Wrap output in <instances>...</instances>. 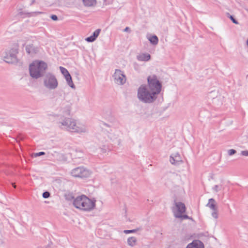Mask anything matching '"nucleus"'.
<instances>
[{
  "mask_svg": "<svg viewBox=\"0 0 248 248\" xmlns=\"http://www.w3.org/2000/svg\"><path fill=\"white\" fill-rule=\"evenodd\" d=\"M114 80L115 83L118 85H123L125 83L126 78L123 72L119 70L116 69L113 75Z\"/></svg>",
  "mask_w": 248,
  "mask_h": 248,
  "instance_id": "10",
  "label": "nucleus"
},
{
  "mask_svg": "<svg viewBox=\"0 0 248 248\" xmlns=\"http://www.w3.org/2000/svg\"><path fill=\"white\" fill-rule=\"evenodd\" d=\"M33 62H43L42 61H33Z\"/></svg>",
  "mask_w": 248,
  "mask_h": 248,
  "instance_id": "38",
  "label": "nucleus"
},
{
  "mask_svg": "<svg viewBox=\"0 0 248 248\" xmlns=\"http://www.w3.org/2000/svg\"><path fill=\"white\" fill-rule=\"evenodd\" d=\"M186 248H204V246L201 241L197 240L188 244Z\"/></svg>",
  "mask_w": 248,
  "mask_h": 248,
  "instance_id": "17",
  "label": "nucleus"
},
{
  "mask_svg": "<svg viewBox=\"0 0 248 248\" xmlns=\"http://www.w3.org/2000/svg\"><path fill=\"white\" fill-rule=\"evenodd\" d=\"M150 57V55L147 53H140L137 56V60L139 61H148Z\"/></svg>",
  "mask_w": 248,
  "mask_h": 248,
  "instance_id": "19",
  "label": "nucleus"
},
{
  "mask_svg": "<svg viewBox=\"0 0 248 248\" xmlns=\"http://www.w3.org/2000/svg\"><path fill=\"white\" fill-rule=\"evenodd\" d=\"M64 78L67 81V84L72 89H75V86L73 82L71 75L68 74V75L64 77Z\"/></svg>",
  "mask_w": 248,
  "mask_h": 248,
  "instance_id": "22",
  "label": "nucleus"
},
{
  "mask_svg": "<svg viewBox=\"0 0 248 248\" xmlns=\"http://www.w3.org/2000/svg\"><path fill=\"white\" fill-rule=\"evenodd\" d=\"M137 242V238L135 237H130L127 239V244L131 247L136 246Z\"/></svg>",
  "mask_w": 248,
  "mask_h": 248,
  "instance_id": "21",
  "label": "nucleus"
},
{
  "mask_svg": "<svg viewBox=\"0 0 248 248\" xmlns=\"http://www.w3.org/2000/svg\"><path fill=\"white\" fill-rule=\"evenodd\" d=\"M110 140L114 144L120 145L121 140L119 138V135L118 133L115 132L109 133V141Z\"/></svg>",
  "mask_w": 248,
  "mask_h": 248,
  "instance_id": "14",
  "label": "nucleus"
},
{
  "mask_svg": "<svg viewBox=\"0 0 248 248\" xmlns=\"http://www.w3.org/2000/svg\"><path fill=\"white\" fill-rule=\"evenodd\" d=\"M47 68L46 63H31L29 66L30 76L35 79L42 77Z\"/></svg>",
  "mask_w": 248,
  "mask_h": 248,
  "instance_id": "4",
  "label": "nucleus"
},
{
  "mask_svg": "<svg viewBox=\"0 0 248 248\" xmlns=\"http://www.w3.org/2000/svg\"><path fill=\"white\" fill-rule=\"evenodd\" d=\"M236 153V150H235L234 149H230V150H229L228 151V153L229 155H232L235 154Z\"/></svg>",
  "mask_w": 248,
  "mask_h": 248,
  "instance_id": "33",
  "label": "nucleus"
},
{
  "mask_svg": "<svg viewBox=\"0 0 248 248\" xmlns=\"http://www.w3.org/2000/svg\"><path fill=\"white\" fill-rule=\"evenodd\" d=\"M44 86L49 90L56 89L58 86V81L55 76L51 73H47L43 79Z\"/></svg>",
  "mask_w": 248,
  "mask_h": 248,
  "instance_id": "6",
  "label": "nucleus"
},
{
  "mask_svg": "<svg viewBox=\"0 0 248 248\" xmlns=\"http://www.w3.org/2000/svg\"><path fill=\"white\" fill-rule=\"evenodd\" d=\"M12 185H13V187H14V188H16V185H15V183L12 184Z\"/></svg>",
  "mask_w": 248,
  "mask_h": 248,
  "instance_id": "39",
  "label": "nucleus"
},
{
  "mask_svg": "<svg viewBox=\"0 0 248 248\" xmlns=\"http://www.w3.org/2000/svg\"><path fill=\"white\" fill-rule=\"evenodd\" d=\"M183 214H176V218H181V219H186L189 218V217L186 215H182Z\"/></svg>",
  "mask_w": 248,
  "mask_h": 248,
  "instance_id": "27",
  "label": "nucleus"
},
{
  "mask_svg": "<svg viewBox=\"0 0 248 248\" xmlns=\"http://www.w3.org/2000/svg\"><path fill=\"white\" fill-rule=\"evenodd\" d=\"M101 31L100 29L96 30L93 33V35L85 39V40L88 42H93L94 41L97 37L98 36Z\"/></svg>",
  "mask_w": 248,
  "mask_h": 248,
  "instance_id": "18",
  "label": "nucleus"
},
{
  "mask_svg": "<svg viewBox=\"0 0 248 248\" xmlns=\"http://www.w3.org/2000/svg\"><path fill=\"white\" fill-rule=\"evenodd\" d=\"M124 31L125 32H130V28L129 27H126L124 29Z\"/></svg>",
  "mask_w": 248,
  "mask_h": 248,
  "instance_id": "37",
  "label": "nucleus"
},
{
  "mask_svg": "<svg viewBox=\"0 0 248 248\" xmlns=\"http://www.w3.org/2000/svg\"><path fill=\"white\" fill-rule=\"evenodd\" d=\"M95 200H91L84 195L77 197L73 201L74 206L80 210L90 211L95 206Z\"/></svg>",
  "mask_w": 248,
  "mask_h": 248,
  "instance_id": "2",
  "label": "nucleus"
},
{
  "mask_svg": "<svg viewBox=\"0 0 248 248\" xmlns=\"http://www.w3.org/2000/svg\"><path fill=\"white\" fill-rule=\"evenodd\" d=\"M228 15H229L228 17L232 21V22L233 23H234L235 24H238V21L233 17V16L229 15V14H228Z\"/></svg>",
  "mask_w": 248,
  "mask_h": 248,
  "instance_id": "30",
  "label": "nucleus"
},
{
  "mask_svg": "<svg viewBox=\"0 0 248 248\" xmlns=\"http://www.w3.org/2000/svg\"><path fill=\"white\" fill-rule=\"evenodd\" d=\"M18 46L17 45H15L11 49L5 52L2 56L4 62H18L20 61L18 54Z\"/></svg>",
  "mask_w": 248,
  "mask_h": 248,
  "instance_id": "5",
  "label": "nucleus"
},
{
  "mask_svg": "<svg viewBox=\"0 0 248 248\" xmlns=\"http://www.w3.org/2000/svg\"><path fill=\"white\" fill-rule=\"evenodd\" d=\"M70 109L71 105L65 102H63L61 104L59 111L63 114H69Z\"/></svg>",
  "mask_w": 248,
  "mask_h": 248,
  "instance_id": "15",
  "label": "nucleus"
},
{
  "mask_svg": "<svg viewBox=\"0 0 248 248\" xmlns=\"http://www.w3.org/2000/svg\"><path fill=\"white\" fill-rule=\"evenodd\" d=\"M206 206L210 208V209H211L213 211L217 210L216 202L215 199H214L213 198H211L209 200L208 202L206 204Z\"/></svg>",
  "mask_w": 248,
  "mask_h": 248,
  "instance_id": "20",
  "label": "nucleus"
},
{
  "mask_svg": "<svg viewBox=\"0 0 248 248\" xmlns=\"http://www.w3.org/2000/svg\"><path fill=\"white\" fill-rule=\"evenodd\" d=\"M221 186L216 185L213 187V190L217 192L221 189Z\"/></svg>",
  "mask_w": 248,
  "mask_h": 248,
  "instance_id": "29",
  "label": "nucleus"
},
{
  "mask_svg": "<svg viewBox=\"0 0 248 248\" xmlns=\"http://www.w3.org/2000/svg\"><path fill=\"white\" fill-rule=\"evenodd\" d=\"M42 196H43V197L44 198L46 199V198H49V197H50V193H49V192H48V191H45V192H44L43 193Z\"/></svg>",
  "mask_w": 248,
  "mask_h": 248,
  "instance_id": "32",
  "label": "nucleus"
},
{
  "mask_svg": "<svg viewBox=\"0 0 248 248\" xmlns=\"http://www.w3.org/2000/svg\"><path fill=\"white\" fill-rule=\"evenodd\" d=\"M51 155L57 160L61 159V157L62 156V154H60L57 151H53L51 153Z\"/></svg>",
  "mask_w": 248,
  "mask_h": 248,
  "instance_id": "25",
  "label": "nucleus"
},
{
  "mask_svg": "<svg viewBox=\"0 0 248 248\" xmlns=\"http://www.w3.org/2000/svg\"><path fill=\"white\" fill-rule=\"evenodd\" d=\"M170 161L172 164L175 165H179L183 162L179 153H175L171 155Z\"/></svg>",
  "mask_w": 248,
  "mask_h": 248,
  "instance_id": "13",
  "label": "nucleus"
},
{
  "mask_svg": "<svg viewBox=\"0 0 248 248\" xmlns=\"http://www.w3.org/2000/svg\"><path fill=\"white\" fill-rule=\"evenodd\" d=\"M84 5L86 7L94 6L96 3L95 0H82Z\"/></svg>",
  "mask_w": 248,
  "mask_h": 248,
  "instance_id": "23",
  "label": "nucleus"
},
{
  "mask_svg": "<svg viewBox=\"0 0 248 248\" xmlns=\"http://www.w3.org/2000/svg\"><path fill=\"white\" fill-rule=\"evenodd\" d=\"M45 155V152H39V153H35V155H34V156L35 157H37V156L43 155Z\"/></svg>",
  "mask_w": 248,
  "mask_h": 248,
  "instance_id": "34",
  "label": "nucleus"
},
{
  "mask_svg": "<svg viewBox=\"0 0 248 248\" xmlns=\"http://www.w3.org/2000/svg\"><path fill=\"white\" fill-rule=\"evenodd\" d=\"M149 40L150 43L154 45H156L157 44L158 42V39L156 35H153L149 38Z\"/></svg>",
  "mask_w": 248,
  "mask_h": 248,
  "instance_id": "24",
  "label": "nucleus"
},
{
  "mask_svg": "<svg viewBox=\"0 0 248 248\" xmlns=\"http://www.w3.org/2000/svg\"><path fill=\"white\" fill-rule=\"evenodd\" d=\"M139 229H133V230H125L124 231V232L125 234L130 233H135L137 232Z\"/></svg>",
  "mask_w": 248,
  "mask_h": 248,
  "instance_id": "28",
  "label": "nucleus"
},
{
  "mask_svg": "<svg viewBox=\"0 0 248 248\" xmlns=\"http://www.w3.org/2000/svg\"><path fill=\"white\" fill-rule=\"evenodd\" d=\"M60 69L61 73L63 75L64 77H65L67 75H68V74H70L67 70L65 68L60 66Z\"/></svg>",
  "mask_w": 248,
  "mask_h": 248,
  "instance_id": "26",
  "label": "nucleus"
},
{
  "mask_svg": "<svg viewBox=\"0 0 248 248\" xmlns=\"http://www.w3.org/2000/svg\"><path fill=\"white\" fill-rule=\"evenodd\" d=\"M155 92L151 91L147 86L141 85L138 89L137 97L139 100L144 103H152L157 98Z\"/></svg>",
  "mask_w": 248,
  "mask_h": 248,
  "instance_id": "3",
  "label": "nucleus"
},
{
  "mask_svg": "<svg viewBox=\"0 0 248 248\" xmlns=\"http://www.w3.org/2000/svg\"><path fill=\"white\" fill-rule=\"evenodd\" d=\"M60 127L67 131L77 133H85L88 132L87 127L83 124L77 123L76 121L70 118H62L59 122Z\"/></svg>",
  "mask_w": 248,
  "mask_h": 248,
  "instance_id": "1",
  "label": "nucleus"
},
{
  "mask_svg": "<svg viewBox=\"0 0 248 248\" xmlns=\"http://www.w3.org/2000/svg\"><path fill=\"white\" fill-rule=\"evenodd\" d=\"M43 13L41 12H28L26 11H22L21 10H20L18 11V15L19 16H22V17H31V16H34V15H36L37 14H42Z\"/></svg>",
  "mask_w": 248,
  "mask_h": 248,
  "instance_id": "16",
  "label": "nucleus"
},
{
  "mask_svg": "<svg viewBox=\"0 0 248 248\" xmlns=\"http://www.w3.org/2000/svg\"><path fill=\"white\" fill-rule=\"evenodd\" d=\"M40 47L33 44H29L25 46L26 53L31 57H34L38 54L40 52Z\"/></svg>",
  "mask_w": 248,
  "mask_h": 248,
  "instance_id": "11",
  "label": "nucleus"
},
{
  "mask_svg": "<svg viewBox=\"0 0 248 248\" xmlns=\"http://www.w3.org/2000/svg\"><path fill=\"white\" fill-rule=\"evenodd\" d=\"M186 206L184 203L181 202H175V206L172 208L174 216L176 217V214H183L186 212Z\"/></svg>",
  "mask_w": 248,
  "mask_h": 248,
  "instance_id": "12",
  "label": "nucleus"
},
{
  "mask_svg": "<svg viewBox=\"0 0 248 248\" xmlns=\"http://www.w3.org/2000/svg\"><path fill=\"white\" fill-rule=\"evenodd\" d=\"M241 155L243 156H248V151H242L241 152Z\"/></svg>",
  "mask_w": 248,
  "mask_h": 248,
  "instance_id": "35",
  "label": "nucleus"
},
{
  "mask_svg": "<svg viewBox=\"0 0 248 248\" xmlns=\"http://www.w3.org/2000/svg\"><path fill=\"white\" fill-rule=\"evenodd\" d=\"M50 17L53 20H54V21H57L58 19L57 16L55 15H51L50 16Z\"/></svg>",
  "mask_w": 248,
  "mask_h": 248,
  "instance_id": "36",
  "label": "nucleus"
},
{
  "mask_svg": "<svg viewBox=\"0 0 248 248\" xmlns=\"http://www.w3.org/2000/svg\"><path fill=\"white\" fill-rule=\"evenodd\" d=\"M147 80L148 89L151 91L155 92L157 95L161 91L162 86L157 77L155 75L149 76Z\"/></svg>",
  "mask_w": 248,
  "mask_h": 248,
  "instance_id": "7",
  "label": "nucleus"
},
{
  "mask_svg": "<svg viewBox=\"0 0 248 248\" xmlns=\"http://www.w3.org/2000/svg\"><path fill=\"white\" fill-rule=\"evenodd\" d=\"M72 176L78 178H87L91 174V172L83 167H78L73 169L71 171Z\"/></svg>",
  "mask_w": 248,
  "mask_h": 248,
  "instance_id": "8",
  "label": "nucleus"
},
{
  "mask_svg": "<svg viewBox=\"0 0 248 248\" xmlns=\"http://www.w3.org/2000/svg\"><path fill=\"white\" fill-rule=\"evenodd\" d=\"M96 142L99 145V148H101L103 153L106 152V150L102 148L101 146L105 147L104 144L109 141V133L106 131H102L98 133L96 135Z\"/></svg>",
  "mask_w": 248,
  "mask_h": 248,
  "instance_id": "9",
  "label": "nucleus"
},
{
  "mask_svg": "<svg viewBox=\"0 0 248 248\" xmlns=\"http://www.w3.org/2000/svg\"><path fill=\"white\" fill-rule=\"evenodd\" d=\"M212 216L215 219H217L218 218V211L217 210L213 211L212 213Z\"/></svg>",
  "mask_w": 248,
  "mask_h": 248,
  "instance_id": "31",
  "label": "nucleus"
}]
</instances>
